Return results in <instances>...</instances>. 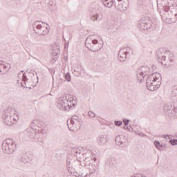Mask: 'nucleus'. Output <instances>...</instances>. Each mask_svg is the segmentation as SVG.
Wrapping results in <instances>:
<instances>
[{"label":"nucleus","instance_id":"1","mask_svg":"<svg viewBox=\"0 0 177 177\" xmlns=\"http://www.w3.org/2000/svg\"><path fill=\"white\" fill-rule=\"evenodd\" d=\"M172 0H161L160 15L164 21H177V6L172 4Z\"/></svg>","mask_w":177,"mask_h":177},{"label":"nucleus","instance_id":"2","mask_svg":"<svg viewBox=\"0 0 177 177\" xmlns=\"http://www.w3.org/2000/svg\"><path fill=\"white\" fill-rule=\"evenodd\" d=\"M161 75L158 73H154L147 79L146 86L149 91H157L161 86Z\"/></svg>","mask_w":177,"mask_h":177},{"label":"nucleus","instance_id":"3","mask_svg":"<svg viewBox=\"0 0 177 177\" xmlns=\"http://www.w3.org/2000/svg\"><path fill=\"white\" fill-rule=\"evenodd\" d=\"M2 118L4 124L8 127L16 125V124H17V120H19V117L15 114V110H13L12 107H8L4 109Z\"/></svg>","mask_w":177,"mask_h":177},{"label":"nucleus","instance_id":"4","mask_svg":"<svg viewBox=\"0 0 177 177\" xmlns=\"http://www.w3.org/2000/svg\"><path fill=\"white\" fill-rule=\"evenodd\" d=\"M156 57H158V62L164 64V66H167L168 62H174V55H171L170 51H167L164 48H160L156 51Z\"/></svg>","mask_w":177,"mask_h":177},{"label":"nucleus","instance_id":"5","mask_svg":"<svg viewBox=\"0 0 177 177\" xmlns=\"http://www.w3.org/2000/svg\"><path fill=\"white\" fill-rule=\"evenodd\" d=\"M17 144L15 140L8 138L2 143V150L4 154H13L16 151Z\"/></svg>","mask_w":177,"mask_h":177},{"label":"nucleus","instance_id":"6","mask_svg":"<svg viewBox=\"0 0 177 177\" xmlns=\"http://www.w3.org/2000/svg\"><path fill=\"white\" fill-rule=\"evenodd\" d=\"M85 168L89 170L90 175H93L96 172H99V164L96 163V158H94L92 160V158L87 157L84 160V163Z\"/></svg>","mask_w":177,"mask_h":177},{"label":"nucleus","instance_id":"7","mask_svg":"<svg viewBox=\"0 0 177 177\" xmlns=\"http://www.w3.org/2000/svg\"><path fill=\"white\" fill-rule=\"evenodd\" d=\"M66 165L68 167V170L71 172H73L72 169L80 171V169H81V167H82L81 162H80L78 160H73L70 158H68L66 159Z\"/></svg>","mask_w":177,"mask_h":177},{"label":"nucleus","instance_id":"8","mask_svg":"<svg viewBox=\"0 0 177 177\" xmlns=\"http://www.w3.org/2000/svg\"><path fill=\"white\" fill-rule=\"evenodd\" d=\"M150 74V68L149 66H141L137 72V80L139 84H142L145 77Z\"/></svg>","mask_w":177,"mask_h":177},{"label":"nucleus","instance_id":"9","mask_svg":"<svg viewBox=\"0 0 177 177\" xmlns=\"http://www.w3.org/2000/svg\"><path fill=\"white\" fill-rule=\"evenodd\" d=\"M39 21H36L33 23L32 27L35 32L38 35H46L49 32L48 28H45L39 24Z\"/></svg>","mask_w":177,"mask_h":177},{"label":"nucleus","instance_id":"10","mask_svg":"<svg viewBox=\"0 0 177 177\" xmlns=\"http://www.w3.org/2000/svg\"><path fill=\"white\" fill-rule=\"evenodd\" d=\"M70 104L68 100H64V97H60L57 102V107L62 111H68L70 110Z\"/></svg>","mask_w":177,"mask_h":177},{"label":"nucleus","instance_id":"11","mask_svg":"<svg viewBox=\"0 0 177 177\" xmlns=\"http://www.w3.org/2000/svg\"><path fill=\"white\" fill-rule=\"evenodd\" d=\"M85 45L88 49H90L91 52H99L100 50V47L98 46L99 41L97 39L91 40V44H89L88 39L85 41Z\"/></svg>","mask_w":177,"mask_h":177},{"label":"nucleus","instance_id":"12","mask_svg":"<svg viewBox=\"0 0 177 177\" xmlns=\"http://www.w3.org/2000/svg\"><path fill=\"white\" fill-rule=\"evenodd\" d=\"M67 125L68 129L72 132H77L81 129V122L73 121V120H68L67 121Z\"/></svg>","mask_w":177,"mask_h":177},{"label":"nucleus","instance_id":"13","mask_svg":"<svg viewBox=\"0 0 177 177\" xmlns=\"http://www.w3.org/2000/svg\"><path fill=\"white\" fill-rule=\"evenodd\" d=\"M115 143L118 146H126L128 143V137L124 135H119L115 138Z\"/></svg>","mask_w":177,"mask_h":177},{"label":"nucleus","instance_id":"14","mask_svg":"<svg viewBox=\"0 0 177 177\" xmlns=\"http://www.w3.org/2000/svg\"><path fill=\"white\" fill-rule=\"evenodd\" d=\"M140 27L142 30H149L151 28V23L149 19L142 18L140 21Z\"/></svg>","mask_w":177,"mask_h":177},{"label":"nucleus","instance_id":"15","mask_svg":"<svg viewBox=\"0 0 177 177\" xmlns=\"http://www.w3.org/2000/svg\"><path fill=\"white\" fill-rule=\"evenodd\" d=\"M10 70V64L3 63V61H0V74L4 75Z\"/></svg>","mask_w":177,"mask_h":177},{"label":"nucleus","instance_id":"16","mask_svg":"<svg viewBox=\"0 0 177 177\" xmlns=\"http://www.w3.org/2000/svg\"><path fill=\"white\" fill-rule=\"evenodd\" d=\"M34 122L32 123L31 127L28 128L25 131V133L28 138H34L37 135V129H34Z\"/></svg>","mask_w":177,"mask_h":177},{"label":"nucleus","instance_id":"17","mask_svg":"<svg viewBox=\"0 0 177 177\" xmlns=\"http://www.w3.org/2000/svg\"><path fill=\"white\" fill-rule=\"evenodd\" d=\"M97 143L100 146H104L109 143V138L106 135H100L97 138Z\"/></svg>","mask_w":177,"mask_h":177},{"label":"nucleus","instance_id":"18","mask_svg":"<svg viewBox=\"0 0 177 177\" xmlns=\"http://www.w3.org/2000/svg\"><path fill=\"white\" fill-rule=\"evenodd\" d=\"M128 55V51H127V49L125 48H122L118 55V59L120 60L122 63L123 62H125L127 60V56Z\"/></svg>","mask_w":177,"mask_h":177},{"label":"nucleus","instance_id":"19","mask_svg":"<svg viewBox=\"0 0 177 177\" xmlns=\"http://www.w3.org/2000/svg\"><path fill=\"white\" fill-rule=\"evenodd\" d=\"M172 109H174L172 104L169 103L165 104L164 106L165 114L169 117H172Z\"/></svg>","mask_w":177,"mask_h":177},{"label":"nucleus","instance_id":"20","mask_svg":"<svg viewBox=\"0 0 177 177\" xmlns=\"http://www.w3.org/2000/svg\"><path fill=\"white\" fill-rule=\"evenodd\" d=\"M105 165L109 168H113V167H115V165H117V160H115V158L110 157L106 161Z\"/></svg>","mask_w":177,"mask_h":177},{"label":"nucleus","instance_id":"21","mask_svg":"<svg viewBox=\"0 0 177 177\" xmlns=\"http://www.w3.org/2000/svg\"><path fill=\"white\" fill-rule=\"evenodd\" d=\"M114 5L117 10H120V12H125L127 8H128V4H127L125 1H122L121 4L115 2Z\"/></svg>","mask_w":177,"mask_h":177},{"label":"nucleus","instance_id":"22","mask_svg":"<svg viewBox=\"0 0 177 177\" xmlns=\"http://www.w3.org/2000/svg\"><path fill=\"white\" fill-rule=\"evenodd\" d=\"M18 161L19 162H22L23 164H26L27 162V155L25 153H21L18 158Z\"/></svg>","mask_w":177,"mask_h":177},{"label":"nucleus","instance_id":"23","mask_svg":"<svg viewBox=\"0 0 177 177\" xmlns=\"http://www.w3.org/2000/svg\"><path fill=\"white\" fill-rule=\"evenodd\" d=\"M102 2L103 5H104V6L106 8H111V6L115 3L111 1V0H102Z\"/></svg>","mask_w":177,"mask_h":177},{"label":"nucleus","instance_id":"24","mask_svg":"<svg viewBox=\"0 0 177 177\" xmlns=\"http://www.w3.org/2000/svg\"><path fill=\"white\" fill-rule=\"evenodd\" d=\"M72 153L73 154V156H75V157H80V156H81V151L75 149H73Z\"/></svg>","mask_w":177,"mask_h":177},{"label":"nucleus","instance_id":"25","mask_svg":"<svg viewBox=\"0 0 177 177\" xmlns=\"http://www.w3.org/2000/svg\"><path fill=\"white\" fill-rule=\"evenodd\" d=\"M154 145L156 147V149H158V150H162V145L160 143V141H157V140H155L154 141Z\"/></svg>","mask_w":177,"mask_h":177},{"label":"nucleus","instance_id":"26","mask_svg":"<svg viewBox=\"0 0 177 177\" xmlns=\"http://www.w3.org/2000/svg\"><path fill=\"white\" fill-rule=\"evenodd\" d=\"M69 120H73V121H75V122H80V124H82V120L80 119V118L77 115L73 116L71 119Z\"/></svg>","mask_w":177,"mask_h":177},{"label":"nucleus","instance_id":"27","mask_svg":"<svg viewBox=\"0 0 177 177\" xmlns=\"http://www.w3.org/2000/svg\"><path fill=\"white\" fill-rule=\"evenodd\" d=\"M118 26H117V23L112 24L111 26L109 27L110 30H112V31L114 32L117 31Z\"/></svg>","mask_w":177,"mask_h":177},{"label":"nucleus","instance_id":"28","mask_svg":"<svg viewBox=\"0 0 177 177\" xmlns=\"http://www.w3.org/2000/svg\"><path fill=\"white\" fill-rule=\"evenodd\" d=\"M36 132L38 133H41V135H45L46 133V131L41 127H39L38 129H37Z\"/></svg>","mask_w":177,"mask_h":177},{"label":"nucleus","instance_id":"29","mask_svg":"<svg viewBox=\"0 0 177 177\" xmlns=\"http://www.w3.org/2000/svg\"><path fill=\"white\" fill-rule=\"evenodd\" d=\"M57 49H53V53L54 56H57L60 53V48L58 46H56Z\"/></svg>","mask_w":177,"mask_h":177},{"label":"nucleus","instance_id":"30","mask_svg":"<svg viewBox=\"0 0 177 177\" xmlns=\"http://www.w3.org/2000/svg\"><path fill=\"white\" fill-rule=\"evenodd\" d=\"M177 116V106H174L171 111V117Z\"/></svg>","mask_w":177,"mask_h":177},{"label":"nucleus","instance_id":"31","mask_svg":"<svg viewBox=\"0 0 177 177\" xmlns=\"http://www.w3.org/2000/svg\"><path fill=\"white\" fill-rule=\"evenodd\" d=\"M65 79L66 80V81H68V82H70V81H71V75H70V73H66Z\"/></svg>","mask_w":177,"mask_h":177},{"label":"nucleus","instance_id":"32","mask_svg":"<svg viewBox=\"0 0 177 177\" xmlns=\"http://www.w3.org/2000/svg\"><path fill=\"white\" fill-rule=\"evenodd\" d=\"M169 142L172 146H176V145H177V140L176 139H171V140H169Z\"/></svg>","mask_w":177,"mask_h":177},{"label":"nucleus","instance_id":"33","mask_svg":"<svg viewBox=\"0 0 177 177\" xmlns=\"http://www.w3.org/2000/svg\"><path fill=\"white\" fill-rule=\"evenodd\" d=\"M97 19H99V14H96L95 15H93L91 17V20H92V21H96V20H97Z\"/></svg>","mask_w":177,"mask_h":177},{"label":"nucleus","instance_id":"34","mask_svg":"<svg viewBox=\"0 0 177 177\" xmlns=\"http://www.w3.org/2000/svg\"><path fill=\"white\" fill-rule=\"evenodd\" d=\"M21 77L22 78L23 82H27V81H28V78H27V76L26 75V73H23Z\"/></svg>","mask_w":177,"mask_h":177},{"label":"nucleus","instance_id":"35","mask_svg":"<svg viewBox=\"0 0 177 177\" xmlns=\"http://www.w3.org/2000/svg\"><path fill=\"white\" fill-rule=\"evenodd\" d=\"M114 123L116 127H121V125H122V121L116 120L114 122Z\"/></svg>","mask_w":177,"mask_h":177},{"label":"nucleus","instance_id":"36","mask_svg":"<svg viewBox=\"0 0 177 177\" xmlns=\"http://www.w3.org/2000/svg\"><path fill=\"white\" fill-rule=\"evenodd\" d=\"M88 117H91V118H93L94 117L96 116V114H95V113H93L92 111H88Z\"/></svg>","mask_w":177,"mask_h":177},{"label":"nucleus","instance_id":"37","mask_svg":"<svg viewBox=\"0 0 177 177\" xmlns=\"http://www.w3.org/2000/svg\"><path fill=\"white\" fill-rule=\"evenodd\" d=\"M123 124L124 127H127V125L129 124V120L123 119Z\"/></svg>","mask_w":177,"mask_h":177},{"label":"nucleus","instance_id":"38","mask_svg":"<svg viewBox=\"0 0 177 177\" xmlns=\"http://www.w3.org/2000/svg\"><path fill=\"white\" fill-rule=\"evenodd\" d=\"M138 3L140 5H146V0H139Z\"/></svg>","mask_w":177,"mask_h":177},{"label":"nucleus","instance_id":"39","mask_svg":"<svg viewBox=\"0 0 177 177\" xmlns=\"http://www.w3.org/2000/svg\"><path fill=\"white\" fill-rule=\"evenodd\" d=\"M74 73H77L76 74L77 77H80V75H81V73H79L76 70H74V72H73V73L74 74Z\"/></svg>","mask_w":177,"mask_h":177},{"label":"nucleus","instance_id":"40","mask_svg":"<svg viewBox=\"0 0 177 177\" xmlns=\"http://www.w3.org/2000/svg\"><path fill=\"white\" fill-rule=\"evenodd\" d=\"M21 86L22 88H26V82H21Z\"/></svg>","mask_w":177,"mask_h":177},{"label":"nucleus","instance_id":"41","mask_svg":"<svg viewBox=\"0 0 177 177\" xmlns=\"http://www.w3.org/2000/svg\"><path fill=\"white\" fill-rule=\"evenodd\" d=\"M139 136L143 137V136H146V134L143 133H138Z\"/></svg>","mask_w":177,"mask_h":177},{"label":"nucleus","instance_id":"42","mask_svg":"<svg viewBox=\"0 0 177 177\" xmlns=\"http://www.w3.org/2000/svg\"><path fill=\"white\" fill-rule=\"evenodd\" d=\"M34 73H35V75H37V72H35L34 71H30V74H33V75H34Z\"/></svg>","mask_w":177,"mask_h":177},{"label":"nucleus","instance_id":"43","mask_svg":"<svg viewBox=\"0 0 177 177\" xmlns=\"http://www.w3.org/2000/svg\"><path fill=\"white\" fill-rule=\"evenodd\" d=\"M156 68H157L156 67V66H154V65L152 66V69H153V70H156Z\"/></svg>","mask_w":177,"mask_h":177},{"label":"nucleus","instance_id":"44","mask_svg":"<svg viewBox=\"0 0 177 177\" xmlns=\"http://www.w3.org/2000/svg\"><path fill=\"white\" fill-rule=\"evenodd\" d=\"M165 137V139H167V138H168V139H169V136L167 135V136H163Z\"/></svg>","mask_w":177,"mask_h":177},{"label":"nucleus","instance_id":"45","mask_svg":"<svg viewBox=\"0 0 177 177\" xmlns=\"http://www.w3.org/2000/svg\"><path fill=\"white\" fill-rule=\"evenodd\" d=\"M18 77H19V78H20V77H21V73H19Z\"/></svg>","mask_w":177,"mask_h":177},{"label":"nucleus","instance_id":"46","mask_svg":"<svg viewBox=\"0 0 177 177\" xmlns=\"http://www.w3.org/2000/svg\"><path fill=\"white\" fill-rule=\"evenodd\" d=\"M122 0H118V2H121Z\"/></svg>","mask_w":177,"mask_h":177},{"label":"nucleus","instance_id":"47","mask_svg":"<svg viewBox=\"0 0 177 177\" xmlns=\"http://www.w3.org/2000/svg\"><path fill=\"white\" fill-rule=\"evenodd\" d=\"M62 107H64V104H62Z\"/></svg>","mask_w":177,"mask_h":177},{"label":"nucleus","instance_id":"48","mask_svg":"<svg viewBox=\"0 0 177 177\" xmlns=\"http://www.w3.org/2000/svg\"><path fill=\"white\" fill-rule=\"evenodd\" d=\"M37 80H38V76H37Z\"/></svg>","mask_w":177,"mask_h":177}]
</instances>
